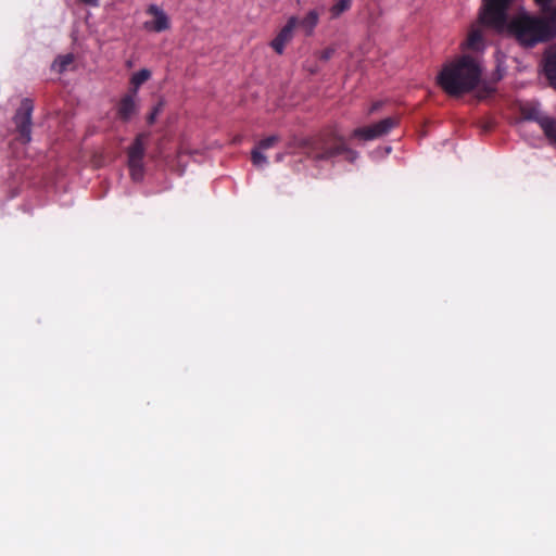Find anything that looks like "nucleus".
<instances>
[{"instance_id": "nucleus-1", "label": "nucleus", "mask_w": 556, "mask_h": 556, "mask_svg": "<svg viewBox=\"0 0 556 556\" xmlns=\"http://www.w3.org/2000/svg\"><path fill=\"white\" fill-rule=\"evenodd\" d=\"M513 0H483L479 13L481 25L497 31H507L519 46L533 48L556 37V8L548 16L520 12L508 18Z\"/></svg>"}, {"instance_id": "nucleus-2", "label": "nucleus", "mask_w": 556, "mask_h": 556, "mask_svg": "<svg viewBox=\"0 0 556 556\" xmlns=\"http://www.w3.org/2000/svg\"><path fill=\"white\" fill-rule=\"evenodd\" d=\"M481 75L479 63L470 55H462L442 67L437 83L446 94L458 98L476 89Z\"/></svg>"}, {"instance_id": "nucleus-3", "label": "nucleus", "mask_w": 556, "mask_h": 556, "mask_svg": "<svg viewBox=\"0 0 556 556\" xmlns=\"http://www.w3.org/2000/svg\"><path fill=\"white\" fill-rule=\"evenodd\" d=\"M302 148L306 155L315 161H329L342 155L346 162L354 163L358 157V152L349 147L336 127H329L304 139Z\"/></svg>"}, {"instance_id": "nucleus-4", "label": "nucleus", "mask_w": 556, "mask_h": 556, "mask_svg": "<svg viewBox=\"0 0 556 556\" xmlns=\"http://www.w3.org/2000/svg\"><path fill=\"white\" fill-rule=\"evenodd\" d=\"M149 137V132H141L137 135L134 142L127 149V164L130 177L134 181H140L143 178V159L146 155V146Z\"/></svg>"}, {"instance_id": "nucleus-5", "label": "nucleus", "mask_w": 556, "mask_h": 556, "mask_svg": "<svg viewBox=\"0 0 556 556\" xmlns=\"http://www.w3.org/2000/svg\"><path fill=\"white\" fill-rule=\"evenodd\" d=\"M397 125V117H387L372 125L355 128L351 132L350 139H357L363 141L375 140L388 135Z\"/></svg>"}, {"instance_id": "nucleus-6", "label": "nucleus", "mask_w": 556, "mask_h": 556, "mask_svg": "<svg viewBox=\"0 0 556 556\" xmlns=\"http://www.w3.org/2000/svg\"><path fill=\"white\" fill-rule=\"evenodd\" d=\"M397 125V117H387L372 125L355 128L351 132L350 139H357L363 141L375 140L388 135Z\"/></svg>"}, {"instance_id": "nucleus-7", "label": "nucleus", "mask_w": 556, "mask_h": 556, "mask_svg": "<svg viewBox=\"0 0 556 556\" xmlns=\"http://www.w3.org/2000/svg\"><path fill=\"white\" fill-rule=\"evenodd\" d=\"M397 125V117H387L372 125L355 128L351 132L350 139H357L363 141L375 140L388 135Z\"/></svg>"}, {"instance_id": "nucleus-8", "label": "nucleus", "mask_w": 556, "mask_h": 556, "mask_svg": "<svg viewBox=\"0 0 556 556\" xmlns=\"http://www.w3.org/2000/svg\"><path fill=\"white\" fill-rule=\"evenodd\" d=\"M34 111V102L29 98H24L16 110L13 122L18 132L20 140L28 143L31 140V115Z\"/></svg>"}, {"instance_id": "nucleus-9", "label": "nucleus", "mask_w": 556, "mask_h": 556, "mask_svg": "<svg viewBox=\"0 0 556 556\" xmlns=\"http://www.w3.org/2000/svg\"><path fill=\"white\" fill-rule=\"evenodd\" d=\"M147 13L154 17L153 21H148L144 23V28L147 30L162 33L169 29L170 21L167 14L156 4H150L147 9Z\"/></svg>"}, {"instance_id": "nucleus-10", "label": "nucleus", "mask_w": 556, "mask_h": 556, "mask_svg": "<svg viewBox=\"0 0 556 556\" xmlns=\"http://www.w3.org/2000/svg\"><path fill=\"white\" fill-rule=\"evenodd\" d=\"M298 23L296 17H290L278 35L271 40L270 46L278 54L283 52L286 43L292 39L293 30Z\"/></svg>"}, {"instance_id": "nucleus-11", "label": "nucleus", "mask_w": 556, "mask_h": 556, "mask_svg": "<svg viewBox=\"0 0 556 556\" xmlns=\"http://www.w3.org/2000/svg\"><path fill=\"white\" fill-rule=\"evenodd\" d=\"M543 71L549 85L556 89V45L549 47L545 52Z\"/></svg>"}, {"instance_id": "nucleus-12", "label": "nucleus", "mask_w": 556, "mask_h": 556, "mask_svg": "<svg viewBox=\"0 0 556 556\" xmlns=\"http://www.w3.org/2000/svg\"><path fill=\"white\" fill-rule=\"evenodd\" d=\"M136 94L129 92L125 94L117 104V116L119 119L127 122L137 112V105L135 101Z\"/></svg>"}, {"instance_id": "nucleus-13", "label": "nucleus", "mask_w": 556, "mask_h": 556, "mask_svg": "<svg viewBox=\"0 0 556 556\" xmlns=\"http://www.w3.org/2000/svg\"><path fill=\"white\" fill-rule=\"evenodd\" d=\"M520 115L522 121L535 122L539 125L547 116L541 111L540 104L535 102H527L522 104L520 106Z\"/></svg>"}, {"instance_id": "nucleus-14", "label": "nucleus", "mask_w": 556, "mask_h": 556, "mask_svg": "<svg viewBox=\"0 0 556 556\" xmlns=\"http://www.w3.org/2000/svg\"><path fill=\"white\" fill-rule=\"evenodd\" d=\"M545 137L551 144H556V118L546 116L545 119L540 124Z\"/></svg>"}, {"instance_id": "nucleus-15", "label": "nucleus", "mask_w": 556, "mask_h": 556, "mask_svg": "<svg viewBox=\"0 0 556 556\" xmlns=\"http://www.w3.org/2000/svg\"><path fill=\"white\" fill-rule=\"evenodd\" d=\"M150 77H151V72L147 68H142V70L138 71L137 73H135L130 78V85H131L130 92H132L134 94H137L138 89L141 87V85H143L146 81H148L150 79Z\"/></svg>"}, {"instance_id": "nucleus-16", "label": "nucleus", "mask_w": 556, "mask_h": 556, "mask_svg": "<svg viewBox=\"0 0 556 556\" xmlns=\"http://www.w3.org/2000/svg\"><path fill=\"white\" fill-rule=\"evenodd\" d=\"M467 47L471 50H480L483 46V34L479 27H475L469 31L467 38Z\"/></svg>"}, {"instance_id": "nucleus-17", "label": "nucleus", "mask_w": 556, "mask_h": 556, "mask_svg": "<svg viewBox=\"0 0 556 556\" xmlns=\"http://www.w3.org/2000/svg\"><path fill=\"white\" fill-rule=\"evenodd\" d=\"M74 62V55L72 53L59 55L53 64L52 67L58 71L59 73H63L67 70V67Z\"/></svg>"}, {"instance_id": "nucleus-18", "label": "nucleus", "mask_w": 556, "mask_h": 556, "mask_svg": "<svg viewBox=\"0 0 556 556\" xmlns=\"http://www.w3.org/2000/svg\"><path fill=\"white\" fill-rule=\"evenodd\" d=\"M318 23V13L315 10L309 11L306 16L301 21V25L306 29L307 35H311L313 29Z\"/></svg>"}, {"instance_id": "nucleus-19", "label": "nucleus", "mask_w": 556, "mask_h": 556, "mask_svg": "<svg viewBox=\"0 0 556 556\" xmlns=\"http://www.w3.org/2000/svg\"><path fill=\"white\" fill-rule=\"evenodd\" d=\"M352 5V0H336L330 9L331 17L337 18Z\"/></svg>"}, {"instance_id": "nucleus-20", "label": "nucleus", "mask_w": 556, "mask_h": 556, "mask_svg": "<svg viewBox=\"0 0 556 556\" xmlns=\"http://www.w3.org/2000/svg\"><path fill=\"white\" fill-rule=\"evenodd\" d=\"M251 160L255 166L267 164V157L262 153V150L255 147L251 152Z\"/></svg>"}, {"instance_id": "nucleus-21", "label": "nucleus", "mask_w": 556, "mask_h": 556, "mask_svg": "<svg viewBox=\"0 0 556 556\" xmlns=\"http://www.w3.org/2000/svg\"><path fill=\"white\" fill-rule=\"evenodd\" d=\"M280 141V137L277 136V135H271L263 140H261L258 143H257V148L261 149V150H267V149H270L273 148L276 143H278Z\"/></svg>"}, {"instance_id": "nucleus-22", "label": "nucleus", "mask_w": 556, "mask_h": 556, "mask_svg": "<svg viewBox=\"0 0 556 556\" xmlns=\"http://www.w3.org/2000/svg\"><path fill=\"white\" fill-rule=\"evenodd\" d=\"M336 52V49L333 47H328L326 49H324L323 51L319 52V60L321 61H328L332 58V55L334 54Z\"/></svg>"}, {"instance_id": "nucleus-23", "label": "nucleus", "mask_w": 556, "mask_h": 556, "mask_svg": "<svg viewBox=\"0 0 556 556\" xmlns=\"http://www.w3.org/2000/svg\"><path fill=\"white\" fill-rule=\"evenodd\" d=\"M162 110V103L160 102L157 105H155L153 108V110L151 111V113L148 115L147 117V122L148 124L152 125L155 119H156V116L159 115V113L161 112Z\"/></svg>"}, {"instance_id": "nucleus-24", "label": "nucleus", "mask_w": 556, "mask_h": 556, "mask_svg": "<svg viewBox=\"0 0 556 556\" xmlns=\"http://www.w3.org/2000/svg\"><path fill=\"white\" fill-rule=\"evenodd\" d=\"M535 1H536V3H538V4L543 9V11H545V12H549V14H551V13L553 12V10L555 9V8H553V9H551V8H549L551 2H552L553 0H535Z\"/></svg>"}, {"instance_id": "nucleus-25", "label": "nucleus", "mask_w": 556, "mask_h": 556, "mask_svg": "<svg viewBox=\"0 0 556 556\" xmlns=\"http://www.w3.org/2000/svg\"><path fill=\"white\" fill-rule=\"evenodd\" d=\"M382 104H383V103H382L381 101H376V102H374V103L370 105L369 110H368V114L370 115V114H372V113L377 112V111L382 106Z\"/></svg>"}, {"instance_id": "nucleus-26", "label": "nucleus", "mask_w": 556, "mask_h": 556, "mask_svg": "<svg viewBox=\"0 0 556 556\" xmlns=\"http://www.w3.org/2000/svg\"><path fill=\"white\" fill-rule=\"evenodd\" d=\"M80 1L90 7H99V0H80Z\"/></svg>"}, {"instance_id": "nucleus-27", "label": "nucleus", "mask_w": 556, "mask_h": 556, "mask_svg": "<svg viewBox=\"0 0 556 556\" xmlns=\"http://www.w3.org/2000/svg\"><path fill=\"white\" fill-rule=\"evenodd\" d=\"M483 90L486 94H491L492 92H494V89L492 87H484Z\"/></svg>"}, {"instance_id": "nucleus-28", "label": "nucleus", "mask_w": 556, "mask_h": 556, "mask_svg": "<svg viewBox=\"0 0 556 556\" xmlns=\"http://www.w3.org/2000/svg\"><path fill=\"white\" fill-rule=\"evenodd\" d=\"M277 160H278V161L282 160V155H281V154H278V155H277Z\"/></svg>"}]
</instances>
